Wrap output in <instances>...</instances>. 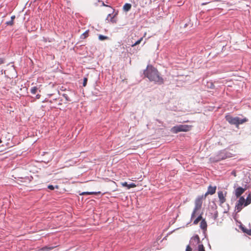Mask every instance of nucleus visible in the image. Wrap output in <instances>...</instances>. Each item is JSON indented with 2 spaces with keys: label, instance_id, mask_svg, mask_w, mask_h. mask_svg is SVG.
Segmentation results:
<instances>
[{
  "label": "nucleus",
  "instance_id": "nucleus-1",
  "mask_svg": "<svg viewBox=\"0 0 251 251\" xmlns=\"http://www.w3.org/2000/svg\"><path fill=\"white\" fill-rule=\"evenodd\" d=\"M216 190V186H209L208 187L207 192L204 194V195L199 196L196 199L195 201V207L191 215V219L194 218L196 214H199L200 213V211L202 206V200L206 198L207 195L209 194L213 195L215 193Z\"/></svg>",
  "mask_w": 251,
  "mask_h": 251
},
{
  "label": "nucleus",
  "instance_id": "nucleus-2",
  "mask_svg": "<svg viewBox=\"0 0 251 251\" xmlns=\"http://www.w3.org/2000/svg\"><path fill=\"white\" fill-rule=\"evenodd\" d=\"M144 74L151 81H153L155 83L160 85L164 82L163 78L160 76L157 69L152 66H148Z\"/></svg>",
  "mask_w": 251,
  "mask_h": 251
},
{
  "label": "nucleus",
  "instance_id": "nucleus-3",
  "mask_svg": "<svg viewBox=\"0 0 251 251\" xmlns=\"http://www.w3.org/2000/svg\"><path fill=\"white\" fill-rule=\"evenodd\" d=\"M200 238L198 235L192 237L190 240L189 245L186 247L185 251H192V249L191 246L195 247L198 244V251H205L202 244H200Z\"/></svg>",
  "mask_w": 251,
  "mask_h": 251
},
{
  "label": "nucleus",
  "instance_id": "nucleus-4",
  "mask_svg": "<svg viewBox=\"0 0 251 251\" xmlns=\"http://www.w3.org/2000/svg\"><path fill=\"white\" fill-rule=\"evenodd\" d=\"M226 120L231 125H234L238 126L239 125L242 124L248 121L246 118L241 119L238 117H233L230 115H226L225 117Z\"/></svg>",
  "mask_w": 251,
  "mask_h": 251
},
{
  "label": "nucleus",
  "instance_id": "nucleus-5",
  "mask_svg": "<svg viewBox=\"0 0 251 251\" xmlns=\"http://www.w3.org/2000/svg\"><path fill=\"white\" fill-rule=\"evenodd\" d=\"M191 128V126L186 125H179L173 127L171 131L174 133L181 131H187Z\"/></svg>",
  "mask_w": 251,
  "mask_h": 251
},
{
  "label": "nucleus",
  "instance_id": "nucleus-6",
  "mask_svg": "<svg viewBox=\"0 0 251 251\" xmlns=\"http://www.w3.org/2000/svg\"><path fill=\"white\" fill-rule=\"evenodd\" d=\"M247 189V185H245L244 188L241 187H237L234 191V194L237 198L240 197V196Z\"/></svg>",
  "mask_w": 251,
  "mask_h": 251
},
{
  "label": "nucleus",
  "instance_id": "nucleus-7",
  "mask_svg": "<svg viewBox=\"0 0 251 251\" xmlns=\"http://www.w3.org/2000/svg\"><path fill=\"white\" fill-rule=\"evenodd\" d=\"M231 156V153L227 152L225 150L221 151V160L225 159Z\"/></svg>",
  "mask_w": 251,
  "mask_h": 251
},
{
  "label": "nucleus",
  "instance_id": "nucleus-8",
  "mask_svg": "<svg viewBox=\"0 0 251 251\" xmlns=\"http://www.w3.org/2000/svg\"><path fill=\"white\" fill-rule=\"evenodd\" d=\"M122 185L123 186L126 187L128 189L134 188L136 186V185L133 183H131L128 184L126 182L122 183Z\"/></svg>",
  "mask_w": 251,
  "mask_h": 251
},
{
  "label": "nucleus",
  "instance_id": "nucleus-9",
  "mask_svg": "<svg viewBox=\"0 0 251 251\" xmlns=\"http://www.w3.org/2000/svg\"><path fill=\"white\" fill-rule=\"evenodd\" d=\"M131 8V4L126 3L123 6V10L126 12L129 11Z\"/></svg>",
  "mask_w": 251,
  "mask_h": 251
},
{
  "label": "nucleus",
  "instance_id": "nucleus-10",
  "mask_svg": "<svg viewBox=\"0 0 251 251\" xmlns=\"http://www.w3.org/2000/svg\"><path fill=\"white\" fill-rule=\"evenodd\" d=\"M200 227L203 230H205L207 227V224L204 220H202L201 222Z\"/></svg>",
  "mask_w": 251,
  "mask_h": 251
},
{
  "label": "nucleus",
  "instance_id": "nucleus-11",
  "mask_svg": "<svg viewBox=\"0 0 251 251\" xmlns=\"http://www.w3.org/2000/svg\"><path fill=\"white\" fill-rule=\"evenodd\" d=\"M251 203V192L249 193L248 196H247L246 202L245 203V206H247L249 204Z\"/></svg>",
  "mask_w": 251,
  "mask_h": 251
},
{
  "label": "nucleus",
  "instance_id": "nucleus-12",
  "mask_svg": "<svg viewBox=\"0 0 251 251\" xmlns=\"http://www.w3.org/2000/svg\"><path fill=\"white\" fill-rule=\"evenodd\" d=\"M237 202H238L240 205H243L244 204L245 205L246 200L243 197H240Z\"/></svg>",
  "mask_w": 251,
  "mask_h": 251
},
{
  "label": "nucleus",
  "instance_id": "nucleus-13",
  "mask_svg": "<svg viewBox=\"0 0 251 251\" xmlns=\"http://www.w3.org/2000/svg\"><path fill=\"white\" fill-rule=\"evenodd\" d=\"M202 216L201 215H200L194 221V224L197 225L200 221H201Z\"/></svg>",
  "mask_w": 251,
  "mask_h": 251
},
{
  "label": "nucleus",
  "instance_id": "nucleus-14",
  "mask_svg": "<svg viewBox=\"0 0 251 251\" xmlns=\"http://www.w3.org/2000/svg\"><path fill=\"white\" fill-rule=\"evenodd\" d=\"M243 208L242 205H240L238 202H237L235 205V208L237 210V212L240 211Z\"/></svg>",
  "mask_w": 251,
  "mask_h": 251
},
{
  "label": "nucleus",
  "instance_id": "nucleus-15",
  "mask_svg": "<svg viewBox=\"0 0 251 251\" xmlns=\"http://www.w3.org/2000/svg\"><path fill=\"white\" fill-rule=\"evenodd\" d=\"M88 36V30L86 31L80 36V38L81 39H85Z\"/></svg>",
  "mask_w": 251,
  "mask_h": 251
},
{
  "label": "nucleus",
  "instance_id": "nucleus-16",
  "mask_svg": "<svg viewBox=\"0 0 251 251\" xmlns=\"http://www.w3.org/2000/svg\"><path fill=\"white\" fill-rule=\"evenodd\" d=\"M108 39V37H107L106 36H104V35H102L101 34L99 35V39L100 41L107 40Z\"/></svg>",
  "mask_w": 251,
  "mask_h": 251
},
{
  "label": "nucleus",
  "instance_id": "nucleus-17",
  "mask_svg": "<svg viewBox=\"0 0 251 251\" xmlns=\"http://www.w3.org/2000/svg\"><path fill=\"white\" fill-rule=\"evenodd\" d=\"M38 88L37 87L34 86L31 88L30 92L32 94H35L37 92Z\"/></svg>",
  "mask_w": 251,
  "mask_h": 251
},
{
  "label": "nucleus",
  "instance_id": "nucleus-18",
  "mask_svg": "<svg viewBox=\"0 0 251 251\" xmlns=\"http://www.w3.org/2000/svg\"><path fill=\"white\" fill-rule=\"evenodd\" d=\"M226 201V199L224 196L223 193L221 191V204L223 203Z\"/></svg>",
  "mask_w": 251,
  "mask_h": 251
},
{
  "label": "nucleus",
  "instance_id": "nucleus-19",
  "mask_svg": "<svg viewBox=\"0 0 251 251\" xmlns=\"http://www.w3.org/2000/svg\"><path fill=\"white\" fill-rule=\"evenodd\" d=\"M143 38L141 37L138 40H137L135 43H134L133 44L131 45L132 47L135 46L138 44H139L141 41L143 40Z\"/></svg>",
  "mask_w": 251,
  "mask_h": 251
},
{
  "label": "nucleus",
  "instance_id": "nucleus-20",
  "mask_svg": "<svg viewBox=\"0 0 251 251\" xmlns=\"http://www.w3.org/2000/svg\"><path fill=\"white\" fill-rule=\"evenodd\" d=\"M97 194L96 192H82L81 195H93V194Z\"/></svg>",
  "mask_w": 251,
  "mask_h": 251
},
{
  "label": "nucleus",
  "instance_id": "nucleus-21",
  "mask_svg": "<svg viewBox=\"0 0 251 251\" xmlns=\"http://www.w3.org/2000/svg\"><path fill=\"white\" fill-rule=\"evenodd\" d=\"M53 249V247H45L41 249L42 251H48V250H51Z\"/></svg>",
  "mask_w": 251,
  "mask_h": 251
},
{
  "label": "nucleus",
  "instance_id": "nucleus-22",
  "mask_svg": "<svg viewBox=\"0 0 251 251\" xmlns=\"http://www.w3.org/2000/svg\"><path fill=\"white\" fill-rule=\"evenodd\" d=\"M243 232L247 233L248 235H249L250 236H251V229H247L246 231L243 230Z\"/></svg>",
  "mask_w": 251,
  "mask_h": 251
},
{
  "label": "nucleus",
  "instance_id": "nucleus-23",
  "mask_svg": "<svg viewBox=\"0 0 251 251\" xmlns=\"http://www.w3.org/2000/svg\"><path fill=\"white\" fill-rule=\"evenodd\" d=\"M87 82V78L86 77H84L83 78V86H85L86 85Z\"/></svg>",
  "mask_w": 251,
  "mask_h": 251
},
{
  "label": "nucleus",
  "instance_id": "nucleus-24",
  "mask_svg": "<svg viewBox=\"0 0 251 251\" xmlns=\"http://www.w3.org/2000/svg\"><path fill=\"white\" fill-rule=\"evenodd\" d=\"M214 2V1H212V2H203V3H201V5H205V4H206L207 3L208 4H210L211 5V6H213V3Z\"/></svg>",
  "mask_w": 251,
  "mask_h": 251
},
{
  "label": "nucleus",
  "instance_id": "nucleus-25",
  "mask_svg": "<svg viewBox=\"0 0 251 251\" xmlns=\"http://www.w3.org/2000/svg\"><path fill=\"white\" fill-rule=\"evenodd\" d=\"M13 21L12 20H10V21L6 22V24L7 25H13Z\"/></svg>",
  "mask_w": 251,
  "mask_h": 251
},
{
  "label": "nucleus",
  "instance_id": "nucleus-26",
  "mask_svg": "<svg viewBox=\"0 0 251 251\" xmlns=\"http://www.w3.org/2000/svg\"><path fill=\"white\" fill-rule=\"evenodd\" d=\"M63 97L66 99V100L68 101H70V100L69 99V98H68V96L67 94H63Z\"/></svg>",
  "mask_w": 251,
  "mask_h": 251
},
{
  "label": "nucleus",
  "instance_id": "nucleus-27",
  "mask_svg": "<svg viewBox=\"0 0 251 251\" xmlns=\"http://www.w3.org/2000/svg\"><path fill=\"white\" fill-rule=\"evenodd\" d=\"M240 228L241 229V230L243 231V230L244 231H247V229L246 228H245L244 226H243L242 225H241L240 226Z\"/></svg>",
  "mask_w": 251,
  "mask_h": 251
},
{
  "label": "nucleus",
  "instance_id": "nucleus-28",
  "mask_svg": "<svg viewBox=\"0 0 251 251\" xmlns=\"http://www.w3.org/2000/svg\"><path fill=\"white\" fill-rule=\"evenodd\" d=\"M48 188L50 190H53L54 189V187L53 185H50L48 186Z\"/></svg>",
  "mask_w": 251,
  "mask_h": 251
},
{
  "label": "nucleus",
  "instance_id": "nucleus-29",
  "mask_svg": "<svg viewBox=\"0 0 251 251\" xmlns=\"http://www.w3.org/2000/svg\"><path fill=\"white\" fill-rule=\"evenodd\" d=\"M4 63V60L3 59L0 58V65Z\"/></svg>",
  "mask_w": 251,
  "mask_h": 251
},
{
  "label": "nucleus",
  "instance_id": "nucleus-30",
  "mask_svg": "<svg viewBox=\"0 0 251 251\" xmlns=\"http://www.w3.org/2000/svg\"><path fill=\"white\" fill-rule=\"evenodd\" d=\"M101 4H102V5L103 6H107V7H110V6L109 5H107L106 4H105L103 1H101Z\"/></svg>",
  "mask_w": 251,
  "mask_h": 251
},
{
  "label": "nucleus",
  "instance_id": "nucleus-31",
  "mask_svg": "<svg viewBox=\"0 0 251 251\" xmlns=\"http://www.w3.org/2000/svg\"><path fill=\"white\" fill-rule=\"evenodd\" d=\"M15 16H11V20H12L13 21V20L15 19Z\"/></svg>",
  "mask_w": 251,
  "mask_h": 251
},
{
  "label": "nucleus",
  "instance_id": "nucleus-32",
  "mask_svg": "<svg viewBox=\"0 0 251 251\" xmlns=\"http://www.w3.org/2000/svg\"><path fill=\"white\" fill-rule=\"evenodd\" d=\"M36 97L37 99H39L40 97V95L38 94V95H36Z\"/></svg>",
  "mask_w": 251,
  "mask_h": 251
},
{
  "label": "nucleus",
  "instance_id": "nucleus-33",
  "mask_svg": "<svg viewBox=\"0 0 251 251\" xmlns=\"http://www.w3.org/2000/svg\"><path fill=\"white\" fill-rule=\"evenodd\" d=\"M217 194H218V197L220 198V192H218Z\"/></svg>",
  "mask_w": 251,
  "mask_h": 251
},
{
  "label": "nucleus",
  "instance_id": "nucleus-34",
  "mask_svg": "<svg viewBox=\"0 0 251 251\" xmlns=\"http://www.w3.org/2000/svg\"><path fill=\"white\" fill-rule=\"evenodd\" d=\"M110 16H111V14H109L108 15L107 18H108L109 17H110Z\"/></svg>",
  "mask_w": 251,
  "mask_h": 251
},
{
  "label": "nucleus",
  "instance_id": "nucleus-35",
  "mask_svg": "<svg viewBox=\"0 0 251 251\" xmlns=\"http://www.w3.org/2000/svg\"><path fill=\"white\" fill-rule=\"evenodd\" d=\"M2 142V141L1 140V139H0V143H1Z\"/></svg>",
  "mask_w": 251,
  "mask_h": 251
}]
</instances>
